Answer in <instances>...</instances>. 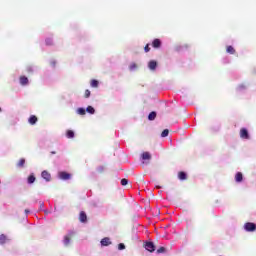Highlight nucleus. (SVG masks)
Instances as JSON below:
<instances>
[{
	"label": "nucleus",
	"instance_id": "f257e3e1",
	"mask_svg": "<svg viewBox=\"0 0 256 256\" xmlns=\"http://www.w3.org/2000/svg\"><path fill=\"white\" fill-rule=\"evenodd\" d=\"M75 237V232L71 231L66 236H64V245L68 247L71 243V239Z\"/></svg>",
	"mask_w": 256,
	"mask_h": 256
},
{
	"label": "nucleus",
	"instance_id": "f03ea898",
	"mask_svg": "<svg viewBox=\"0 0 256 256\" xmlns=\"http://www.w3.org/2000/svg\"><path fill=\"white\" fill-rule=\"evenodd\" d=\"M244 229L245 231H248L250 233H253V231H256V224L253 223V222H247L245 225H244Z\"/></svg>",
	"mask_w": 256,
	"mask_h": 256
},
{
	"label": "nucleus",
	"instance_id": "7ed1b4c3",
	"mask_svg": "<svg viewBox=\"0 0 256 256\" xmlns=\"http://www.w3.org/2000/svg\"><path fill=\"white\" fill-rule=\"evenodd\" d=\"M145 249L146 251L153 253V251H155V244H153V242H146Z\"/></svg>",
	"mask_w": 256,
	"mask_h": 256
},
{
	"label": "nucleus",
	"instance_id": "20e7f679",
	"mask_svg": "<svg viewBox=\"0 0 256 256\" xmlns=\"http://www.w3.org/2000/svg\"><path fill=\"white\" fill-rule=\"evenodd\" d=\"M240 137L241 139H249V131L246 128H242L240 130Z\"/></svg>",
	"mask_w": 256,
	"mask_h": 256
},
{
	"label": "nucleus",
	"instance_id": "39448f33",
	"mask_svg": "<svg viewBox=\"0 0 256 256\" xmlns=\"http://www.w3.org/2000/svg\"><path fill=\"white\" fill-rule=\"evenodd\" d=\"M59 177L63 181H67V180L71 179V174H69L67 172H59Z\"/></svg>",
	"mask_w": 256,
	"mask_h": 256
},
{
	"label": "nucleus",
	"instance_id": "423d86ee",
	"mask_svg": "<svg viewBox=\"0 0 256 256\" xmlns=\"http://www.w3.org/2000/svg\"><path fill=\"white\" fill-rule=\"evenodd\" d=\"M79 221L80 223H87V214L85 213V211L80 212Z\"/></svg>",
	"mask_w": 256,
	"mask_h": 256
},
{
	"label": "nucleus",
	"instance_id": "0eeeda50",
	"mask_svg": "<svg viewBox=\"0 0 256 256\" xmlns=\"http://www.w3.org/2000/svg\"><path fill=\"white\" fill-rule=\"evenodd\" d=\"M152 47H154V49H161V40H159V38L154 39Z\"/></svg>",
	"mask_w": 256,
	"mask_h": 256
},
{
	"label": "nucleus",
	"instance_id": "6e6552de",
	"mask_svg": "<svg viewBox=\"0 0 256 256\" xmlns=\"http://www.w3.org/2000/svg\"><path fill=\"white\" fill-rule=\"evenodd\" d=\"M148 69H150V71H155V69H157V61L151 60L148 63Z\"/></svg>",
	"mask_w": 256,
	"mask_h": 256
},
{
	"label": "nucleus",
	"instance_id": "1a4fd4ad",
	"mask_svg": "<svg viewBox=\"0 0 256 256\" xmlns=\"http://www.w3.org/2000/svg\"><path fill=\"white\" fill-rule=\"evenodd\" d=\"M41 175L45 181H51V174L47 170L42 171Z\"/></svg>",
	"mask_w": 256,
	"mask_h": 256
},
{
	"label": "nucleus",
	"instance_id": "9d476101",
	"mask_svg": "<svg viewBox=\"0 0 256 256\" xmlns=\"http://www.w3.org/2000/svg\"><path fill=\"white\" fill-rule=\"evenodd\" d=\"M101 245L103 246V247H108V245H111V239H109V238H103L102 240H101Z\"/></svg>",
	"mask_w": 256,
	"mask_h": 256
},
{
	"label": "nucleus",
	"instance_id": "9b49d317",
	"mask_svg": "<svg viewBox=\"0 0 256 256\" xmlns=\"http://www.w3.org/2000/svg\"><path fill=\"white\" fill-rule=\"evenodd\" d=\"M38 118L35 115H31L28 119V123H30V125H35V123H37Z\"/></svg>",
	"mask_w": 256,
	"mask_h": 256
},
{
	"label": "nucleus",
	"instance_id": "f8f14e48",
	"mask_svg": "<svg viewBox=\"0 0 256 256\" xmlns=\"http://www.w3.org/2000/svg\"><path fill=\"white\" fill-rule=\"evenodd\" d=\"M235 181L236 183H241V181H243V173L237 172L235 175Z\"/></svg>",
	"mask_w": 256,
	"mask_h": 256
},
{
	"label": "nucleus",
	"instance_id": "ddd939ff",
	"mask_svg": "<svg viewBox=\"0 0 256 256\" xmlns=\"http://www.w3.org/2000/svg\"><path fill=\"white\" fill-rule=\"evenodd\" d=\"M28 83H29V78H27L26 76H20V84L28 85Z\"/></svg>",
	"mask_w": 256,
	"mask_h": 256
},
{
	"label": "nucleus",
	"instance_id": "4468645a",
	"mask_svg": "<svg viewBox=\"0 0 256 256\" xmlns=\"http://www.w3.org/2000/svg\"><path fill=\"white\" fill-rule=\"evenodd\" d=\"M142 159H143L144 161H149V160L151 159V153H149V152H143V153H142Z\"/></svg>",
	"mask_w": 256,
	"mask_h": 256
},
{
	"label": "nucleus",
	"instance_id": "2eb2a0df",
	"mask_svg": "<svg viewBox=\"0 0 256 256\" xmlns=\"http://www.w3.org/2000/svg\"><path fill=\"white\" fill-rule=\"evenodd\" d=\"M178 179H180V181H185L187 179V174L185 172H179Z\"/></svg>",
	"mask_w": 256,
	"mask_h": 256
},
{
	"label": "nucleus",
	"instance_id": "dca6fc26",
	"mask_svg": "<svg viewBox=\"0 0 256 256\" xmlns=\"http://www.w3.org/2000/svg\"><path fill=\"white\" fill-rule=\"evenodd\" d=\"M157 117V112L152 111L149 115H148V119L149 121H155V118Z\"/></svg>",
	"mask_w": 256,
	"mask_h": 256
},
{
	"label": "nucleus",
	"instance_id": "f3484780",
	"mask_svg": "<svg viewBox=\"0 0 256 256\" xmlns=\"http://www.w3.org/2000/svg\"><path fill=\"white\" fill-rule=\"evenodd\" d=\"M7 243V236L5 234L0 235V245H5Z\"/></svg>",
	"mask_w": 256,
	"mask_h": 256
},
{
	"label": "nucleus",
	"instance_id": "a211bd4d",
	"mask_svg": "<svg viewBox=\"0 0 256 256\" xmlns=\"http://www.w3.org/2000/svg\"><path fill=\"white\" fill-rule=\"evenodd\" d=\"M226 51L230 55H235V48H233V46H227Z\"/></svg>",
	"mask_w": 256,
	"mask_h": 256
},
{
	"label": "nucleus",
	"instance_id": "6ab92c4d",
	"mask_svg": "<svg viewBox=\"0 0 256 256\" xmlns=\"http://www.w3.org/2000/svg\"><path fill=\"white\" fill-rule=\"evenodd\" d=\"M66 137H67L68 139H73V137H75V132H73L72 130H68V131L66 132Z\"/></svg>",
	"mask_w": 256,
	"mask_h": 256
},
{
	"label": "nucleus",
	"instance_id": "aec40b11",
	"mask_svg": "<svg viewBox=\"0 0 256 256\" xmlns=\"http://www.w3.org/2000/svg\"><path fill=\"white\" fill-rule=\"evenodd\" d=\"M86 111L87 113H90V115H95V108H93V106H88Z\"/></svg>",
	"mask_w": 256,
	"mask_h": 256
},
{
	"label": "nucleus",
	"instance_id": "412c9836",
	"mask_svg": "<svg viewBox=\"0 0 256 256\" xmlns=\"http://www.w3.org/2000/svg\"><path fill=\"white\" fill-rule=\"evenodd\" d=\"M90 85H91V87L97 88V87H99V81L93 79V80H91Z\"/></svg>",
	"mask_w": 256,
	"mask_h": 256
},
{
	"label": "nucleus",
	"instance_id": "4be33fe9",
	"mask_svg": "<svg viewBox=\"0 0 256 256\" xmlns=\"http://www.w3.org/2000/svg\"><path fill=\"white\" fill-rule=\"evenodd\" d=\"M17 167H25V158H21L18 163Z\"/></svg>",
	"mask_w": 256,
	"mask_h": 256
},
{
	"label": "nucleus",
	"instance_id": "5701e85b",
	"mask_svg": "<svg viewBox=\"0 0 256 256\" xmlns=\"http://www.w3.org/2000/svg\"><path fill=\"white\" fill-rule=\"evenodd\" d=\"M36 180L35 175L31 174L28 176V183L31 185Z\"/></svg>",
	"mask_w": 256,
	"mask_h": 256
},
{
	"label": "nucleus",
	"instance_id": "b1692460",
	"mask_svg": "<svg viewBox=\"0 0 256 256\" xmlns=\"http://www.w3.org/2000/svg\"><path fill=\"white\" fill-rule=\"evenodd\" d=\"M77 113L78 115H85L87 111L85 110V108H78Z\"/></svg>",
	"mask_w": 256,
	"mask_h": 256
},
{
	"label": "nucleus",
	"instance_id": "393cba45",
	"mask_svg": "<svg viewBox=\"0 0 256 256\" xmlns=\"http://www.w3.org/2000/svg\"><path fill=\"white\" fill-rule=\"evenodd\" d=\"M135 69H137V63L133 62V63L130 64L129 70L130 71H135Z\"/></svg>",
	"mask_w": 256,
	"mask_h": 256
},
{
	"label": "nucleus",
	"instance_id": "a878e982",
	"mask_svg": "<svg viewBox=\"0 0 256 256\" xmlns=\"http://www.w3.org/2000/svg\"><path fill=\"white\" fill-rule=\"evenodd\" d=\"M84 97L85 99H89L91 97V91L89 89L85 90Z\"/></svg>",
	"mask_w": 256,
	"mask_h": 256
},
{
	"label": "nucleus",
	"instance_id": "bb28decb",
	"mask_svg": "<svg viewBox=\"0 0 256 256\" xmlns=\"http://www.w3.org/2000/svg\"><path fill=\"white\" fill-rule=\"evenodd\" d=\"M45 43H46V45H48V46L53 45V44H54V43H53V38H47V39L45 40Z\"/></svg>",
	"mask_w": 256,
	"mask_h": 256
},
{
	"label": "nucleus",
	"instance_id": "cd10ccee",
	"mask_svg": "<svg viewBox=\"0 0 256 256\" xmlns=\"http://www.w3.org/2000/svg\"><path fill=\"white\" fill-rule=\"evenodd\" d=\"M169 135V130L168 129H165L162 131L161 133V137H167Z\"/></svg>",
	"mask_w": 256,
	"mask_h": 256
},
{
	"label": "nucleus",
	"instance_id": "c85d7f7f",
	"mask_svg": "<svg viewBox=\"0 0 256 256\" xmlns=\"http://www.w3.org/2000/svg\"><path fill=\"white\" fill-rule=\"evenodd\" d=\"M144 51L145 53H149L151 51V47H149V44H146V46L144 47Z\"/></svg>",
	"mask_w": 256,
	"mask_h": 256
},
{
	"label": "nucleus",
	"instance_id": "c756f323",
	"mask_svg": "<svg viewBox=\"0 0 256 256\" xmlns=\"http://www.w3.org/2000/svg\"><path fill=\"white\" fill-rule=\"evenodd\" d=\"M127 183H129V180H127L126 178H124V179L121 180V185H122V186L127 185Z\"/></svg>",
	"mask_w": 256,
	"mask_h": 256
},
{
	"label": "nucleus",
	"instance_id": "7c9ffc66",
	"mask_svg": "<svg viewBox=\"0 0 256 256\" xmlns=\"http://www.w3.org/2000/svg\"><path fill=\"white\" fill-rule=\"evenodd\" d=\"M118 249H119V251H123V249H125V244L120 243V244L118 245Z\"/></svg>",
	"mask_w": 256,
	"mask_h": 256
},
{
	"label": "nucleus",
	"instance_id": "2f4dec72",
	"mask_svg": "<svg viewBox=\"0 0 256 256\" xmlns=\"http://www.w3.org/2000/svg\"><path fill=\"white\" fill-rule=\"evenodd\" d=\"M157 253H165V247H160V248L157 250Z\"/></svg>",
	"mask_w": 256,
	"mask_h": 256
},
{
	"label": "nucleus",
	"instance_id": "473e14b6",
	"mask_svg": "<svg viewBox=\"0 0 256 256\" xmlns=\"http://www.w3.org/2000/svg\"><path fill=\"white\" fill-rule=\"evenodd\" d=\"M43 206H44L43 202H40V207H43Z\"/></svg>",
	"mask_w": 256,
	"mask_h": 256
},
{
	"label": "nucleus",
	"instance_id": "72a5a7b5",
	"mask_svg": "<svg viewBox=\"0 0 256 256\" xmlns=\"http://www.w3.org/2000/svg\"><path fill=\"white\" fill-rule=\"evenodd\" d=\"M55 153H56L55 151H52V152H51L52 155H55Z\"/></svg>",
	"mask_w": 256,
	"mask_h": 256
},
{
	"label": "nucleus",
	"instance_id": "f704fd0d",
	"mask_svg": "<svg viewBox=\"0 0 256 256\" xmlns=\"http://www.w3.org/2000/svg\"><path fill=\"white\" fill-rule=\"evenodd\" d=\"M25 213H26V214H27V213H29V210H28V209H26V210H25Z\"/></svg>",
	"mask_w": 256,
	"mask_h": 256
},
{
	"label": "nucleus",
	"instance_id": "c9c22d12",
	"mask_svg": "<svg viewBox=\"0 0 256 256\" xmlns=\"http://www.w3.org/2000/svg\"><path fill=\"white\" fill-rule=\"evenodd\" d=\"M0 111H1V108H0Z\"/></svg>",
	"mask_w": 256,
	"mask_h": 256
}]
</instances>
